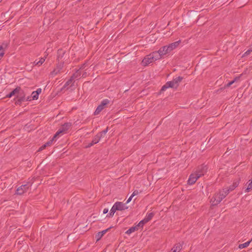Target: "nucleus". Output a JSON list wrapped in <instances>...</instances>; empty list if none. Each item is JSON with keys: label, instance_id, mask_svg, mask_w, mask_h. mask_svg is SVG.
Instances as JSON below:
<instances>
[{"label": "nucleus", "instance_id": "473e14b6", "mask_svg": "<svg viewBox=\"0 0 252 252\" xmlns=\"http://www.w3.org/2000/svg\"><path fill=\"white\" fill-rule=\"evenodd\" d=\"M63 63H64V62L63 60L61 61L60 60L59 61V63H58L57 64V66L56 67L59 69L60 70H61L62 69V68H63Z\"/></svg>", "mask_w": 252, "mask_h": 252}, {"label": "nucleus", "instance_id": "9b49d317", "mask_svg": "<svg viewBox=\"0 0 252 252\" xmlns=\"http://www.w3.org/2000/svg\"><path fill=\"white\" fill-rule=\"evenodd\" d=\"M71 126L72 125L71 123H65L62 126L59 130L60 131H62V133H65Z\"/></svg>", "mask_w": 252, "mask_h": 252}, {"label": "nucleus", "instance_id": "412c9836", "mask_svg": "<svg viewBox=\"0 0 252 252\" xmlns=\"http://www.w3.org/2000/svg\"><path fill=\"white\" fill-rule=\"evenodd\" d=\"M81 74V71L80 69H78L72 75L70 78L73 80L75 79H77L80 76Z\"/></svg>", "mask_w": 252, "mask_h": 252}, {"label": "nucleus", "instance_id": "c85d7f7f", "mask_svg": "<svg viewBox=\"0 0 252 252\" xmlns=\"http://www.w3.org/2000/svg\"><path fill=\"white\" fill-rule=\"evenodd\" d=\"M251 241H252V240H251L246 243H244L243 244H240L238 247L240 249H242L243 248H247L249 245V244H250Z\"/></svg>", "mask_w": 252, "mask_h": 252}, {"label": "nucleus", "instance_id": "b1692460", "mask_svg": "<svg viewBox=\"0 0 252 252\" xmlns=\"http://www.w3.org/2000/svg\"><path fill=\"white\" fill-rule=\"evenodd\" d=\"M116 211H118L117 207H115V204L113 206L110 210V212L107 215V217H112Z\"/></svg>", "mask_w": 252, "mask_h": 252}, {"label": "nucleus", "instance_id": "393cba45", "mask_svg": "<svg viewBox=\"0 0 252 252\" xmlns=\"http://www.w3.org/2000/svg\"><path fill=\"white\" fill-rule=\"evenodd\" d=\"M14 100H15V104L16 105H21V104L23 102L26 101V99L16 98V97H15L14 98Z\"/></svg>", "mask_w": 252, "mask_h": 252}, {"label": "nucleus", "instance_id": "f8f14e48", "mask_svg": "<svg viewBox=\"0 0 252 252\" xmlns=\"http://www.w3.org/2000/svg\"><path fill=\"white\" fill-rule=\"evenodd\" d=\"M100 137L96 135L94 137L91 142L89 143L87 145L85 146L86 148H89L93 146L94 145L97 144L100 141Z\"/></svg>", "mask_w": 252, "mask_h": 252}, {"label": "nucleus", "instance_id": "ddd939ff", "mask_svg": "<svg viewBox=\"0 0 252 252\" xmlns=\"http://www.w3.org/2000/svg\"><path fill=\"white\" fill-rule=\"evenodd\" d=\"M150 54L152 56V58L154 59V61L160 60L161 59H163L162 56L160 55V53L158 50L157 51H154Z\"/></svg>", "mask_w": 252, "mask_h": 252}, {"label": "nucleus", "instance_id": "0eeeda50", "mask_svg": "<svg viewBox=\"0 0 252 252\" xmlns=\"http://www.w3.org/2000/svg\"><path fill=\"white\" fill-rule=\"evenodd\" d=\"M113 227L110 226V227L108 228L107 229H106L105 230H104L102 231L98 232L95 235V238L96 239V242L98 241L101 239V238L103 236V235L107 232L110 229H111Z\"/></svg>", "mask_w": 252, "mask_h": 252}, {"label": "nucleus", "instance_id": "a19ab883", "mask_svg": "<svg viewBox=\"0 0 252 252\" xmlns=\"http://www.w3.org/2000/svg\"><path fill=\"white\" fill-rule=\"evenodd\" d=\"M167 47V49L166 50H168L169 53H170L172 51H173V49L171 47V46H170V44H168V45H165Z\"/></svg>", "mask_w": 252, "mask_h": 252}, {"label": "nucleus", "instance_id": "c9c22d12", "mask_svg": "<svg viewBox=\"0 0 252 252\" xmlns=\"http://www.w3.org/2000/svg\"><path fill=\"white\" fill-rule=\"evenodd\" d=\"M251 189H252V181L248 184V187L245 189V191L246 192H249L250 191Z\"/></svg>", "mask_w": 252, "mask_h": 252}, {"label": "nucleus", "instance_id": "37998d69", "mask_svg": "<svg viewBox=\"0 0 252 252\" xmlns=\"http://www.w3.org/2000/svg\"><path fill=\"white\" fill-rule=\"evenodd\" d=\"M61 133H62V131H60V130L59 129L54 135H56V137H57L58 135H59Z\"/></svg>", "mask_w": 252, "mask_h": 252}, {"label": "nucleus", "instance_id": "f704fd0d", "mask_svg": "<svg viewBox=\"0 0 252 252\" xmlns=\"http://www.w3.org/2000/svg\"><path fill=\"white\" fill-rule=\"evenodd\" d=\"M235 189V188L234 187H233V185H230L228 188L224 189L223 190H225V191L227 190L228 194L230 191L233 190Z\"/></svg>", "mask_w": 252, "mask_h": 252}, {"label": "nucleus", "instance_id": "49530a36", "mask_svg": "<svg viewBox=\"0 0 252 252\" xmlns=\"http://www.w3.org/2000/svg\"><path fill=\"white\" fill-rule=\"evenodd\" d=\"M108 212V209L105 208L103 210V213L105 214L107 213Z\"/></svg>", "mask_w": 252, "mask_h": 252}, {"label": "nucleus", "instance_id": "2eb2a0df", "mask_svg": "<svg viewBox=\"0 0 252 252\" xmlns=\"http://www.w3.org/2000/svg\"><path fill=\"white\" fill-rule=\"evenodd\" d=\"M58 60L59 61L60 60H62L63 57L66 53L65 50L63 49H60L58 50Z\"/></svg>", "mask_w": 252, "mask_h": 252}, {"label": "nucleus", "instance_id": "a211bd4d", "mask_svg": "<svg viewBox=\"0 0 252 252\" xmlns=\"http://www.w3.org/2000/svg\"><path fill=\"white\" fill-rule=\"evenodd\" d=\"M41 92V89H37L36 91H34L32 93V95L33 100H36L38 98L39 94Z\"/></svg>", "mask_w": 252, "mask_h": 252}, {"label": "nucleus", "instance_id": "e433bc0d", "mask_svg": "<svg viewBox=\"0 0 252 252\" xmlns=\"http://www.w3.org/2000/svg\"><path fill=\"white\" fill-rule=\"evenodd\" d=\"M4 50L3 49L2 46L0 44V59L3 56L4 54Z\"/></svg>", "mask_w": 252, "mask_h": 252}, {"label": "nucleus", "instance_id": "f03ea898", "mask_svg": "<svg viewBox=\"0 0 252 252\" xmlns=\"http://www.w3.org/2000/svg\"><path fill=\"white\" fill-rule=\"evenodd\" d=\"M110 101L107 99H103L101 103L97 107L94 112V115H98L100 112L105 108V106L108 104Z\"/></svg>", "mask_w": 252, "mask_h": 252}, {"label": "nucleus", "instance_id": "bb28decb", "mask_svg": "<svg viewBox=\"0 0 252 252\" xmlns=\"http://www.w3.org/2000/svg\"><path fill=\"white\" fill-rule=\"evenodd\" d=\"M108 129V127H107L105 129L102 130V131L98 133L96 135L100 137V139L103 137V136L106 134L107 132Z\"/></svg>", "mask_w": 252, "mask_h": 252}, {"label": "nucleus", "instance_id": "4be33fe9", "mask_svg": "<svg viewBox=\"0 0 252 252\" xmlns=\"http://www.w3.org/2000/svg\"><path fill=\"white\" fill-rule=\"evenodd\" d=\"M47 56V54L45 55V56L43 58H41L39 61H35L34 62V64L36 65L40 66L45 61V59L46 58V57Z\"/></svg>", "mask_w": 252, "mask_h": 252}, {"label": "nucleus", "instance_id": "c03bdc74", "mask_svg": "<svg viewBox=\"0 0 252 252\" xmlns=\"http://www.w3.org/2000/svg\"><path fill=\"white\" fill-rule=\"evenodd\" d=\"M51 74L52 75H56L57 74V72H56L54 70H53L51 72Z\"/></svg>", "mask_w": 252, "mask_h": 252}, {"label": "nucleus", "instance_id": "a18cd8bd", "mask_svg": "<svg viewBox=\"0 0 252 252\" xmlns=\"http://www.w3.org/2000/svg\"><path fill=\"white\" fill-rule=\"evenodd\" d=\"M32 100L31 96H28L27 98L26 97V101H30Z\"/></svg>", "mask_w": 252, "mask_h": 252}, {"label": "nucleus", "instance_id": "72a5a7b5", "mask_svg": "<svg viewBox=\"0 0 252 252\" xmlns=\"http://www.w3.org/2000/svg\"><path fill=\"white\" fill-rule=\"evenodd\" d=\"M73 80H72L71 78H70L69 79H68L66 82V83H65V84L64 85L63 87V88H66V87H67L68 86H69L70 84H73Z\"/></svg>", "mask_w": 252, "mask_h": 252}, {"label": "nucleus", "instance_id": "aec40b11", "mask_svg": "<svg viewBox=\"0 0 252 252\" xmlns=\"http://www.w3.org/2000/svg\"><path fill=\"white\" fill-rule=\"evenodd\" d=\"M139 229V228L137 225L133 226L129 228L126 232V233L129 235L132 232H134L136 231H137Z\"/></svg>", "mask_w": 252, "mask_h": 252}, {"label": "nucleus", "instance_id": "7ed1b4c3", "mask_svg": "<svg viewBox=\"0 0 252 252\" xmlns=\"http://www.w3.org/2000/svg\"><path fill=\"white\" fill-rule=\"evenodd\" d=\"M207 169L208 168L206 165L201 164L197 167L195 173L201 177L207 172Z\"/></svg>", "mask_w": 252, "mask_h": 252}, {"label": "nucleus", "instance_id": "5701e85b", "mask_svg": "<svg viewBox=\"0 0 252 252\" xmlns=\"http://www.w3.org/2000/svg\"><path fill=\"white\" fill-rule=\"evenodd\" d=\"M18 91V86H17L15 89H14L13 90H12L9 94H8L6 95V97L10 98V97H11L13 95H15L16 96L17 92Z\"/></svg>", "mask_w": 252, "mask_h": 252}, {"label": "nucleus", "instance_id": "39448f33", "mask_svg": "<svg viewBox=\"0 0 252 252\" xmlns=\"http://www.w3.org/2000/svg\"><path fill=\"white\" fill-rule=\"evenodd\" d=\"M154 62V59L152 58L151 54H150L144 57L142 61V64L143 66H146Z\"/></svg>", "mask_w": 252, "mask_h": 252}, {"label": "nucleus", "instance_id": "dca6fc26", "mask_svg": "<svg viewBox=\"0 0 252 252\" xmlns=\"http://www.w3.org/2000/svg\"><path fill=\"white\" fill-rule=\"evenodd\" d=\"M242 75H240L239 76L236 77L233 80L231 81L228 82L227 84H225L224 86V88H227L229 87L231 85H232L233 84H234L235 82H237L240 80L241 76Z\"/></svg>", "mask_w": 252, "mask_h": 252}, {"label": "nucleus", "instance_id": "603ef678", "mask_svg": "<svg viewBox=\"0 0 252 252\" xmlns=\"http://www.w3.org/2000/svg\"><path fill=\"white\" fill-rule=\"evenodd\" d=\"M42 150H42V149H41V147H40V148H39L38 150V152L41 151H42Z\"/></svg>", "mask_w": 252, "mask_h": 252}, {"label": "nucleus", "instance_id": "7c9ffc66", "mask_svg": "<svg viewBox=\"0 0 252 252\" xmlns=\"http://www.w3.org/2000/svg\"><path fill=\"white\" fill-rule=\"evenodd\" d=\"M181 43V41L179 40L174 42H173L172 43L169 44L170 45V46H171L173 50L176 48Z\"/></svg>", "mask_w": 252, "mask_h": 252}, {"label": "nucleus", "instance_id": "a878e982", "mask_svg": "<svg viewBox=\"0 0 252 252\" xmlns=\"http://www.w3.org/2000/svg\"><path fill=\"white\" fill-rule=\"evenodd\" d=\"M155 214L153 212L149 213L147 214L145 218L144 219L147 222L149 221L154 216Z\"/></svg>", "mask_w": 252, "mask_h": 252}, {"label": "nucleus", "instance_id": "864d4df0", "mask_svg": "<svg viewBox=\"0 0 252 252\" xmlns=\"http://www.w3.org/2000/svg\"><path fill=\"white\" fill-rule=\"evenodd\" d=\"M252 241V238L251 239Z\"/></svg>", "mask_w": 252, "mask_h": 252}, {"label": "nucleus", "instance_id": "9d476101", "mask_svg": "<svg viewBox=\"0 0 252 252\" xmlns=\"http://www.w3.org/2000/svg\"><path fill=\"white\" fill-rule=\"evenodd\" d=\"M115 204V207H117L118 211H123L128 208V207L126 206L125 204L122 202H116Z\"/></svg>", "mask_w": 252, "mask_h": 252}, {"label": "nucleus", "instance_id": "6ab92c4d", "mask_svg": "<svg viewBox=\"0 0 252 252\" xmlns=\"http://www.w3.org/2000/svg\"><path fill=\"white\" fill-rule=\"evenodd\" d=\"M182 248V246L180 244H176L171 249L172 252H179Z\"/></svg>", "mask_w": 252, "mask_h": 252}, {"label": "nucleus", "instance_id": "f3484780", "mask_svg": "<svg viewBox=\"0 0 252 252\" xmlns=\"http://www.w3.org/2000/svg\"><path fill=\"white\" fill-rule=\"evenodd\" d=\"M183 79V77L179 76L172 80L176 89L179 87L180 83L182 81Z\"/></svg>", "mask_w": 252, "mask_h": 252}, {"label": "nucleus", "instance_id": "2f4dec72", "mask_svg": "<svg viewBox=\"0 0 252 252\" xmlns=\"http://www.w3.org/2000/svg\"><path fill=\"white\" fill-rule=\"evenodd\" d=\"M147 222H148L146 221V220L143 219L141 220L136 225L139 229L140 228H143V225Z\"/></svg>", "mask_w": 252, "mask_h": 252}, {"label": "nucleus", "instance_id": "4c0bfd02", "mask_svg": "<svg viewBox=\"0 0 252 252\" xmlns=\"http://www.w3.org/2000/svg\"><path fill=\"white\" fill-rule=\"evenodd\" d=\"M239 182L240 179L234 180L232 184L233 185V187H234L235 188L237 187L239 184Z\"/></svg>", "mask_w": 252, "mask_h": 252}, {"label": "nucleus", "instance_id": "3c124183", "mask_svg": "<svg viewBox=\"0 0 252 252\" xmlns=\"http://www.w3.org/2000/svg\"><path fill=\"white\" fill-rule=\"evenodd\" d=\"M86 76V73H83L82 75V77H85Z\"/></svg>", "mask_w": 252, "mask_h": 252}, {"label": "nucleus", "instance_id": "423d86ee", "mask_svg": "<svg viewBox=\"0 0 252 252\" xmlns=\"http://www.w3.org/2000/svg\"><path fill=\"white\" fill-rule=\"evenodd\" d=\"M200 178V176H198L195 172L191 173L189 177L188 181V184L189 185L194 184L196 180Z\"/></svg>", "mask_w": 252, "mask_h": 252}, {"label": "nucleus", "instance_id": "09e8293b", "mask_svg": "<svg viewBox=\"0 0 252 252\" xmlns=\"http://www.w3.org/2000/svg\"><path fill=\"white\" fill-rule=\"evenodd\" d=\"M40 147L41 148V149H42V150H44V149H45L47 147H46V146L45 145V144H44L42 145Z\"/></svg>", "mask_w": 252, "mask_h": 252}, {"label": "nucleus", "instance_id": "79ce46f5", "mask_svg": "<svg viewBox=\"0 0 252 252\" xmlns=\"http://www.w3.org/2000/svg\"><path fill=\"white\" fill-rule=\"evenodd\" d=\"M52 143H53V141L51 140H50L47 142L45 143V144L46 146V147H47V146H50L52 144Z\"/></svg>", "mask_w": 252, "mask_h": 252}, {"label": "nucleus", "instance_id": "cd10ccee", "mask_svg": "<svg viewBox=\"0 0 252 252\" xmlns=\"http://www.w3.org/2000/svg\"><path fill=\"white\" fill-rule=\"evenodd\" d=\"M139 193V191L137 190H134L131 195L129 197L128 200L126 202V204L128 203L132 199V198L135 195H137Z\"/></svg>", "mask_w": 252, "mask_h": 252}, {"label": "nucleus", "instance_id": "de8ad7c7", "mask_svg": "<svg viewBox=\"0 0 252 252\" xmlns=\"http://www.w3.org/2000/svg\"><path fill=\"white\" fill-rule=\"evenodd\" d=\"M56 72H57V73H59L61 70H60L59 69H58L57 67H56L54 69Z\"/></svg>", "mask_w": 252, "mask_h": 252}, {"label": "nucleus", "instance_id": "8fccbe9b", "mask_svg": "<svg viewBox=\"0 0 252 252\" xmlns=\"http://www.w3.org/2000/svg\"><path fill=\"white\" fill-rule=\"evenodd\" d=\"M56 135H54L51 140L53 142L56 139Z\"/></svg>", "mask_w": 252, "mask_h": 252}, {"label": "nucleus", "instance_id": "ea45409f", "mask_svg": "<svg viewBox=\"0 0 252 252\" xmlns=\"http://www.w3.org/2000/svg\"><path fill=\"white\" fill-rule=\"evenodd\" d=\"M0 45L1 46H2L3 49L5 50L8 48L9 44L7 42H3Z\"/></svg>", "mask_w": 252, "mask_h": 252}, {"label": "nucleus", "instance_id": "1a4fd4ad", "mask_svg": "<svg viewBox=\"0 0 252 252\" xmlns=\"http://www.w3.org/2000/svg\"><path fill=\"white\" fill-rule=\"evenodd\" d=\"M18 91L17 92L16 98L26 99V94L20 87L18 86Z\"/></svg>", "mask_w": 252, "mask_h": 252}, {"label": "nucleus", "instance_id": "4468645a", "mask_svg": "<svg viewBox=\"0 0 252 252\" xmlns=\"http://www.w3.org/2000/svg\"><path fill=\"white\" fill-rule=\"evenodd\" d=\"M167 47L166 46H163L159 48L158 50L160 55L162 56L163 58H164V56H167L169 54L168 50H166Z\"/></svg>", "mask_w": 252, "mask_h": 252}, {"label": "nucleus", "instance_id": "c756f323", "mask_svg": "<svg viewBox=\"0 0 252 252\" xmlns=\"http://www.w3.org/2000/svg\"><path fill=\"white\" fill-rule=\"evenodd\" d=\"M181 43V41L179 40L174 42H173L172 43L169 44L170 45V46H171L173 50L176 48Z\"/></svg>", "mask_w": 252, "mask_h": 252}, {"label": "nucleus", "instance_id": "58836bf2", "mask_svg": "<svg viewBox=\"0 0 252 252\" xmlns=\"http://www.w3.org/2000/svg\"><path fill=\"white\" fill-rule=\"evenodd\" d=\"M252 52V47L248 50L243 55L242 57H245L249 55Z\"/></svg>", "mask_w": 252, "mask_h": 252}, {"label": "nucleus", "instance_id": "20e7f679", "mask_svg": "<svg viewBox=\"0 0 252 252\" xmlns=\"http://www.w3.org/2000/svg\"><path fill=\"white\" fill-rule=\"evenodd\" d=\"M29 187L30 186L28 184L22 185L17 189L16 193L18 195H22L29 189Z\"/></svg>", "mask_w": 252, "mask_h": 252}, {"label": "nucleus", "instance_id": "6e6552de", "mask_svg": "<svg viewBox=\"0 0 252 252\" xmlns=\"http://www.w3.org/2000/svg\"><path fill=\"white\" fill-rule=\"evenodd\" d=\"M169 88L175 89V85L172 80L167 82L162 87L160 90V92L164 91L166 89Z\"/></svg>", "mask_w": 252, "mask_h": 252}, {"label": "nucleus", "instance_id": "f257e3e1", "mask_svg": "<svg viewBox=\"0 0 252 252\" xmlns=\"http://www.w3.org/2000/svg\"><path fill=\"white\" fill-rule=\"evenodd\" d=\"M228 194V191H225L223 189L222 193H220L219 195H215L211 200L212 204L213 206H215L219 204L221 201L224 199L226 196Z\"/></svg>", "mask_w": 252, "mask_h": 252}]
</instances>
